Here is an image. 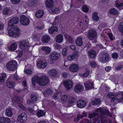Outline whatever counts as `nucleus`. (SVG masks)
I'll return each instance as SVG.
<instances>
[{
  "label": "nucleus",
  "mask_w": 123,
  "mask_h": 123,
  "mask_svg": "<svg viewBox=\"0 0 123 123\" xmlns=\"http://www.w3.org/2000/svg\"><path fill=\"white\" fill-rule=\"evenodd\" d=\"M42 86H45L48 83L49 80L48 77L45 76H43L40 77L37 76L33 77L32 78V83L34 85H35L36 82Z\"/></svg>",
  "instance_id": "f257e3e1"
},
{
  "label": "nucleus",
  "mask_w": 123,
  "mask_h": 123,
  "mask_svg": "<svg viewBox=\"0 0 123 123\" xmlns=\"http://www.w3.org/2000/svg\"><path fill=\"white\" fill-rule=\"evenodd\" d=\"M14 28L11 26H8L7 28L8 34L10 36L14 37H18L20 34V31L17 26H15Z\"/></svg>",
  "instance_id": "f03ea898"
},
{
  "label": "nucleus",
  "mask_w": 123,
  "mask_h": 123,
  "mask_svg": "<svg viewBox=\"0 0 123 123\" xmlns=\"http://www.w3.org/2000/svg\"><path fill=\"white\" fill-rule=\"evenodd\" d=\"M17 63L15 60L11 61L8 63L6 65L7 69L9 71H13L16 69Z\"/></svg>",
  "instance_id": "7ed1b4c3"
},
{
  "label": "nucleus",
  "mask_w": 123,
  "mask_h": 123,
  "mask_svg": "<svg viewBox=\"0 0 123 123\" xmlns=\"http://www.w3.org/2000/svg\"><path fill=\"white\" fill-rule=\"evenodd\" d=\"M100 111V110L97 109L96 111L93 113L89 114L88 116L89 118L92 119V122L93 123H95L96 121L98 120V118H97V117L100 116L99 113H98Z\"/></svg>",
  "instance_id": "20e7f679"
},
{
  "label": "nucleus",
  "mask_w": 123,
  "mask_h": 123,
  "mask_svg": "<svg viewBox=\"0 0 123 123\" xmlns=\"http://www.w3.org/2000/svg\"><path fill=\"white\" fill-rule=\"evenodd\" d=\"M20 21L21 24L24 25H28L30 23L29 18L24 15L21 16Z\"/></svg>",
  "instance_id": "39448f33"
},
{
  "label": "nucleus",
  "mask_w": 123,
  "mask_h": 123,
  "mask_svg": "<svg viewBox=\"0 0 123 123\" xmlns=\"http://www.w3.org/2000/svg\"><path fill=\"white\" fill-rule=\"evenodd\" d=\"M98 59L100 62L105 63L109 60V55L108 53H105L100 56Z\"/></svg>",
  "instance_id": "423d86ee"
},
{
  "label": "nucleus",
  "mask_w": 123,
  "mask_h": 123,
  "mask_svg": "<svg viewBox=\"0 0 123 123\" xmlns=\"http://www.w3.org/2000/svg\"><path fill=\"white\" fill-rule=\"evenodd\" d=\"M60 54L59 53L54 51L51 53L49 55V58L52 60H56L60 57Z\"/></svg>",
  "instance_id": "0eeeda50"
},
{
  "label": "nucleus",
  "mask_w": 123,
  "mask_h": 123,
  "mask_svg": "<svg viewBox=\"0 0 123 123\" xmlns=\"http://www.w3.org/2000/svg\"><path fill=\"white\" fill-rule=\"evenodd\" d=\"M19 46L21 49L25 50L28 48L29 46V43L27 41L23 40L20 42Z\"/></svg>",
  "instance_id": "6e6552de"
},
{
  "label": "nucleus",
  "mask_w": 123,
  "mask_h": 123,
  "mask_svg": "<svg viewBox=\"0 0 123 123\" xmlns=\"http://www.w3.org/2000/svg\"><path fill=\"white\" fill-rule=\"evenodd\" d=\"M27 119V116L25 113H23L19 115L18 117V121L22 123L25 122Z\"/></svg>",
  "instance_id": "1a4fd4ad"
},
{
  "label": "nucleus",
  "mask_w": 123,
  "mask_h": 123,
  "mask_svg": "<svg viewBox=\"0 0 123 123\" xmlns=\"http://www.w3.org/2000/svg\"><path fill=\"white\" fill-rule=\"evenodd\" d=\"M18 19L17 17L14 18L12 19L8 23V26H10L11 27L14 28V26H16L15 25L18 22Z\"/></svg>",
  "instance_id": "9d476101"
},
{
  "label": "nucleus",
  "mask_w": 123,
  "mask_h": 123,
  "mask_svg": "<svg viewBox=\"0 0 123 123\" xmlns=\"http://www.w3.org/2000/svg\"><path fill=\"white\" fill-rule=\"evenodd\" d=\"M47 65V62L45 60H39L37 63V66L41 68H45Z\"/></svg>",
  "instance_id": "9b49d317"
},
{
  "label": "nucleus",
  "mask_w": 123,
  "mask_h": 123,
  "mask_svg": "<svg viewBox=\"0 0 123 123\" xmlns=\"http://www.w3.org/2000/svg\"><path fill=\"white\" fill-rule=\"evenodd\" d=\"M97 33L96 31L94 30H90L88 32V38L90 40H92L96 37Z\"/></svg>",
  "instance_id": "f8f14e48"
},
{
  "label": "nucleus",
  "mask_w": 123,
  "mask_h": 123,
  "mask_svg": "<svg viewBox=\"0 0 123 123\" xmlns=\"http://www.w3.org/2000/svg\"><path fill=\"white\" fill-rule=\"evenodd\" d=\"M63 83L66 90H69L72 86V82L70 80H64Z\"/></svg>",
  "instance_id": "ddd939ff"
},
{
  "label": "nucleus",
  "mask_w": 123,
  "mask_h": 123,
  "mask_svg": "<svg viewBox=\"0 0 123 123\" xmlns=\"http://www.w3.org/2000/svg\"><path fill=\"white\" fill-rule=\"evenodd\" d=\"M50 39V36L48 35H44L42 37L41 39L42 42L43 43H47Z\"/></svg>",
  "instance_id": "4468645a"
},
{
  "label": "nucleus",
  "mask_w": 123,
  "mask_h": 123,
  "mask_svg": "<svg viewBox=\"0 0 123 123\" xmlns=\"http://www.w3.org/2000/svg\"><path fill=\"white\" fill-rule=\"evenodd\" d=\"M98 109L100 110V111L99 112L100 113L99 115L100 117H101V115L104 116L106 117V115H108L109 114V111L108 110L103 109L101 108Z\"/></svg>",
  "instance_id": "2eb2a0df"
},
{
  "label": "nucleus",
  "mask_w": 123,
  "mask_h": 123,
  "mask_svg": "<svg viewBox=\"0 0 123 123\" xmlns=\"http://www.w3.org/2000/svg\"><path fill=\"white\" fill-rule=\"evenodd\" d=\"M77 57V52L75 51L73 52L71 55H70L67 56V59L69 61H71L75 59Z\"/></svg>",
  "instance_id": "dca6fc26"
},
{
  "label": "nucleus",
  "mask_w": 123,
  "mask_h": 123,
  "mask_svg": "<svg viewBox=\"0 0 123 123\" xmlns=\"http://www.w3.org/2000/svg\"><path fill=\"white\" fill-rule=\"evenodd\" d=\"M42 50L46 54H49L51 51L50 48L47 46H43L41 48Z\"/></svg>",
  "instance_id": "f3484780"
},
{
  "label": "nucleus",
  "mask_w": 123,
  "mask_h": 123,
  "mask_svg": "<svg viewBox=\"0 0 123 123\" xmlns=\"http://www.w3.org/2000/svg\"><path fill=\"white\" fill-rule=\"evenodd\" d=\"M116 7L120 10L123 8V3L121 0H117L115 2Z\"/></svg>",
  "instance_id": "a211bd4d"
},
{
  "label": "nucleus",
  "mask_w": 123,
  "mask_h": 123,
  "mask_svg": "<svg viewBox=\"0 0 123 123\" xmlns=\"http://www.w3.org/2000/svg\"><path fill=\"white\" fill-rule=\"evenodd\" d=\"M86 105V102L82 100H80L77 101V107L79 108H83Z\"/></svg>",
  "instance_id": "6ab92c4d"
},
{
  "label": "nucleus",
  "mask_w": 123,
  "mask_h": 123,
  "mask_svg": "<svg viewBox=\"0 0 123 123\" xmlns=\"http://www.w3.org/2000/svg\"><path fill=\"white\" fill-rule=\"evenodd\" d=\"M64 36L65 38L67 39L66 44H69L72 43L74 42V41L69 34H66L64 35Z\"/></svg>",
  "instance_id": "aec40b11"
},
{
  "label": "nucleus",
  "mask_w": 123,
  "mask_h": 123,
  "mask_svg": "<svg viewBox=\"0 0 123 123\" xmlns=\"http://www.w3.org/2000/svg\"><path fill=\"white\" fill-rule=\"evenodd\" d=\"M37 97L35 95L31 96V98L27 100V102L28 104H30L31 103H34L37 100Z\"/></svg>",
  "instance_id": "412c9836"
},
{
  "label": "nucleus",
  "mask_w": 123,
  "mask_h": 123,
  "mask_svg": "<svg viewBox=\"0 0 123 123\" xmlns=\"http://www.w3.org/2000/svg\"><path fill=\"white\" fill-rule=\"evenodd\" d=\"M54 4L53 0H46V1L45 5L48 8H50L53 6Z\"/></svg>",
  "instance_id": "4be33fe9"
},
{
  "label": "nucleus",
  "mask_w": 123,
  "mask_h": 123,
  "mask_svg": "<svg viewBox=\"0 0 123 123\" xmlns=\"http://www.w3.org/2000/svg\"><path fill=\"white\" fill-rule=\"evenodd\" d=\"M55 40L57 42L59 43H62L63 40V36L62 34H59L56 36Z\"/></svg>",
  "instance_id": "5701e85b"
},
{
  "label": "nucleus",
  "mask_w": 123,
  "mask_h": 123,
  "mask_svg": "<svg viewBox=\"0 0 123 123\" xmlns=\"http://www.w3.org/2000/svg\"><path fill=\"white\" fill-rule=\"evenodd\" d=\"M84 84L85 88L87 89H90L94 88L93 83L92 82H90L87 83L84 82Z\"/></svg>",
  "instance_id": "b1692460"
},
{
  "label": "nucleus",
  "mask_w": 123,
  "mask_h": 123,
  "mask_svg": "<svg viewBox=\"0 0 123 123\" xmlns=\"http://www.w3.org/2000/svg\"><path fill=\"white\" fill-rule=\"evenodd\" d=\"M44 12L43 11L41 10L37 11L35 13V16L37 18L42 17L43 15Z\"/></svg>",
  "instance_id": "393cba45"
},
{
  "label": "nucleus",
  "mask_w": 123,
  "mask_h": 123,
  "mask_svg": "<svg viewBox=\"0 0 123 123\" xmlns=\"http://www.w3.org/2000/svg\"><path fill=\"white\" fill-rule=\"evenodd\" d=\"M49 32L51 34H53L55 32L58 31L57 28L55 26H52L48 29Z\"/></svg>",
  "instance_id": "a878e982"
},
{
  "label": "nucleus",
  "mask_w": 123,
  "mask_h": 123,
  "mask_svg": "<svg viewBox=\"0 0 123 123\" xmlns=\"http://www.w3.org/2000/svg\"><path fill=\"white\" fill-rule=\"evenodd\" d=\"M70 70L73 72H76L77 71V65L76 64H71L69 68Z\"/></svg>",
  "instance_id": "bb28decb"
},
{
  "label": "nucleus",
  "mask_w": 123,
  "mask_h": 123,
  "mask_svg": "<svg viewBox=\"0 0 123 123\" xmlns=\"http://www.w3.org/2000/svg\"><path fill=\"white\" fill-rule=\"evenodd\" d=\"M49 12L52 14H54L58 13L59 12V10L57 7H51L49 10Z\"/></svg>",
  "instance_id": "cd10ccee"
},
{
  "label": "nucleus",
  "mask_w": 123,
  "mask_h": 123,
  "mask_svg": "<svg viewBox=\"0 0 123 123\" xmlns=\"http://www.w3.org/2000/svg\"><path fill=\"white\" fill-rule=\"evenodd\" d=\"M11 120L8 118H0V123H10Z\"/></svg>",
  "instance_id": "c85d7f7f"
},
{
  "label": "nucleus",
  "mask_w": 123,
  "mask_h": 123,
  "mask_svg": "<svg viewBox=\"0 0 123 123\" xmlns=\"http://www.w3.org/2000/svg\"><path fill=\"white\" fill-rule=\"evenodd\" d=\"M17 44L15 43L11 44L10 46H8V50L10 51H14L16 50L17 47Z\"/></svg>",
  "instance_id": "c756f323"
},
{
  "label": "nucleus",
  "mask_w": 123,
  "mask_h": 123,
  "mask_svg": "<svg viewBox=\"0 0 123 123\" xmlns=\"http://www.w3.org/2000/svg\"><path fill=\"white\" fill-rule=\"evenodd\" d=\"M101 103L100 98H95L92 101V104L93 105L99 104Z\"/></svg>",
  "instance_id": "7c9ffc66"
},
{
  "label": "nucleus",
  "mask_w": 123,
  "mask_h": 123,
  "mask_svg": "<svg viewBox=\"0 0 123 123\" xmlns=\"http://www.w3.org/2000/svg\"><path fill=\"white\" fill-rule=\"evenodd\" d=\"M45 113V111L40 110L37 112V115L38 117H40L44 116Z\"/></svg>",
  "instance_id": "2f4dec72"
},
{
  "label": "nucleus",
  "mask_w": 123,
  "mask_h": 123,
  "mask_svg": "<svg viewBox=\"0 0 123 123\" xmlns=\"http://www.w3.org/2000/svg\"><path fill=\"white\" fill-rule=\"evenodd\" d=\"M88 54L89 56L91 58H93L95 56L96 53L93 49L90 50L88 52Z\"/></svg>",
  "instance_id": "473e14b6"
},
{
  "label": "nucleus",
  "mask_w": 123,
  "mask_h": 123,
  "mask_svg": "<svg viewBox=\"0 0 123 123\" xmlns=\"http://www.w3.org/2000/svg\"><path fill=\"white\" fill-rule=\"evenodd\" d=\"M113 95V93H111L108 94L107 95V96L111 99V101L112 102H114L115 100V98Z\"/></svg>",
  "instance_id": "72a5a7b5"
},
{
  "label": "nucleus",
  "mask_w": 123,
  "mask_h": 123,
  "mask_svg": "<svg viewBox=\"0 0 123 123\" xmlns=\"http://www.w3.org/2000/svg\"><path fill=\"white\" fill-rule=\"evenodd\" d=\"M6 75L5 74L3 73L0 74V83H3L4 82L5 80V78L6 77Z\"/></svg>",
  "instance_id": "f704fd0d"
},
{
  "label": "nucleus",
  "mask_w": 123,
  "mask_h": 123,
  "mask_svg": "<svg viewBox=\"0 0 123 123\" xmlns=\"http://www.w3.org/2000/svg\"><path fill=\"white\" fill-rule=\"evenodd\" d=\"M53 93V92L51 89L48 88L44 91L43 94L44 96H45L47 94H51Z\"/></svg>",
  "instance_id": "c9c22d12"
},
{
  "label": "nucleus",
  "mask_w": 123,
  "mask_h": 123,
  "mask_svg": "<svg viewBox=\"0 0 123 123\" xmlns=\"http://www.w3.org/2000/svg\"><path fill=\"white\" fill-rule=\"evenodd\" d=\"M98 14L97 12H94L93 14L92 18L94 21H97L99 19V17L97 15Z\"/></svg>",
  "instance_id": "e433bc0d"
},
{
  "label": "nucleus",
  "mask_w": 123,
  "mask_h": 123,
  "mask_svg": "<svg viewBox=\"0 0 123 123\" xmlns=\"http://www.w3.org/2000/svg\"><path fill=\"white\" fill-rule=\"evenodd\" d=\"M56 73L57 72L55 70L51 69L49 71L48 74L49 76H55Z\"/></svg>",
  "instance_id": "4c0bfd02"
},
{
  "label": "nucleus",
  "mask_w": 123,
  "mask_h": 123,
  "mask_svg": "<svg viewBox=\"0 0 123 123\" xmlns=\"http://www.w3.org/2000/svg\"><path fill=\"white\" fill-rule=\"evenodd\" d=\"M6 115L9 117H11L12 115V110L11 108H7L6 111Z\"/></svg>",
  "instance_id": "58836bf2"
},
{
  "label": "nucleus",
  "mask_w": 123,
  "mask_h": 123,
  "mask_svg": "<svg viewBox=\"0 0 123 123\" xmlns=\"http://www.w3.org/2000/svg\"><path fill=\"white\" fill-rule=\"evenodd\" d=\"M77 92H81L84 90V87L83 86L80 84H77Z\"/></svg>",
  "instance_id": "ea45409f"
},
{
  "label": "nucleus",
  "mask_w": 123,
  "mask_h": 123,
  "mask_svg": "<svg viewBox=\"0 0 123 123\" xmlns=\"http://www.w3.org/2000/svg\"><path fill=\"white\" fill-rule=\"evenodd\" d=\"M83 44L82 39L81 37L77 38V46H80Z\"/></svg>",
  "instance_id": "a19ab883"
},
{
  "label": "nucleus",
  "mask_w": 123,
  "mask_h": 123,
  "mask_svg": "<svg viewBox=\"0 0 123 123\" xmlns=\"http://www.w3.org/2000/svg\"><path fill=\"white\" fill-rule=\"evenodd\" d=\"M100 120L101 121V123H107L106 120L107 118L105 116L101 115V116Z\"/></svg>",
  "instance_id": "79ce46f5"
},
{
  "label": "nucleus",
  "mask_w": 123,
  "mask_h": 123,
  "mask_svg": "<svg viewBox=\"0 0 123 123\" xmlns=\"http://www.w3.org/2000/svg\"><path fill=\"white\" fill-rule=\"evenodd\" d=\"M15 83L12 81H9L7 82L6 85L9 88H12L14 86Z\"/></svg>",
  "instance_id": "37998d69"
},
{
  "label": "nucleus",
  "mask_w": 123,
  "mask_h": 123,
  "mask_svg": "<svg viewBox=\"0 0 123 123\" xmlns=\"http://www.w3.org/2000/svg\"><path fill=\"white\" fill-rule=\"evenodd\" d=\"M10 11V10L9 8H6L4 9L3 11V13L5 15H7Z\"/></svg>",
  "instance_id": "c03bdc74"
},
{
  "label": "nucleus",
  "mask_w": 123,
  "mask_h": 123,
  "mask_svg": "<svg viewBox=\"0 0 123 123\" xmlns=\"http://www.w3.org/2000/svg\"><path fill=\"white\" fill-rule=\"evenodd\" d=\"M117 11L116 9L114 8L111 9L109 13L111 14L116 15L117 13Z\"/></svg>",
  "instance_id": "a18cd8bd"
},
{
  "label": "nucleus",
  "mask_w": 123,
  "mask_h": 123,
  "mask_svg": "<svg viewBox=\"0 0 123 123\" xmlns=\"http://www.w3.org/2000/svg\"><path fill=\"white\" fill-rule=\"evenodd\" d=\"M68 99V97L66 95H63L61 98V102L62 103H64L66 102Z\"/></svg>",
  "instance_id": "49530a36"
},
{
  "label": "nucleus",
  "mask_w": 123,
  "mask_h": 123,
  "mask_svg": "<svg viewBox=\"0 0 123 123\" xmlns=\"http://www.w3.org/2000/svg\"><path fill=\"white\" fill-rule=\"evenodd\" d=\"M86 71L85 73L83 74V77L86 78L87 77L89 74V69L87 68L86 69Z\"/></svg>",
  "instance_id": "de8ad7c7"
},
{
  "label": "nucleus",
  "mask_w": 123,
  "mask_h": 123,
  "mask_svg": "<svg viewBox=\"0 0 123 123\" xmlns=\"http://www.w3.org/2000/svg\"><path fill=\"white\" fill-rule=\"evenodd\" d=\"M82 11L85 12H87L89 11V8L86 5H84L82 7Z\"/></svg>",
  "instance_id": "09e8293b"
},
{
  "label": "nucleus",
  "mask_w": 123,
  "mask_h": 123,
  "mask_svg": "<svg viewBox=\"0 0 123 123\" xmlns=\"http://www.w3.org/2000/svg\"><path fill=\"white\" fill-rule=\"evenodd\" d=\"M108 35L109 38H110V41L109 40H107L106 39V41L107 43H108L109 42H110L111 41H113L114 40V39L112 37V35L111 33H108Z\"/></svg>",
  "instance_id": "8fccbe9b"
},
{
  "label": "nucleus",
  "mask_w": 123,
  "mask_h": 123,
  "mask_svg": "<svg viewBox=\"0 0 123 123\" xmlns=\"http://www.w3.org/2000/svg\"><path fill=\"white\" fill-rule=\"evenodd\" d=\"M24 73H25L29 75L32 74L33 73V72L30 69H25L24 70Z\"/></svg>",
  "instance_id": "3c124183"
},
{
  "label": "nucleus",
  "mask_w": 123,
  "mask_h": 123,
  "mask_svg": "<svg viewBox=\"0 0 123 123\" xmlns=\"http://www.w3.org/2000/svg\"><path fill=\"white\" fill-rule=\"evenodd\" d=\"M82 115L80 116H77V121L79 120V118H82L84 117H86L87 116V115L86 113L84 111H83L82 113Z\"/></svg>",
  "instance_id": "603ef678"
},
{
  "label": "nucleus",
  "mask_w": 123,
  "mask_h": 123,
  "mask_svg": "<svg viewBox=\"0 0 123 123\" xmlns=\"http://www.w3.org/2000/svg\"><path fill=\"white\" fill-rule=\"evenodd\" d=\"M68 49L67 48H64L62 50V53L64 56H66L67 55Z\"/></svg>",
  "instance_id": "864d4df0"
},
{
  "label": "nucleus",
  "mask_w": 123,
  "mask_h": 123,
  "mask_svg": "<svg viewBox=\"0 0 123 123\" xmlns=\"http://www.w3.org/2000/svg\"><path fill=\"white\" fill-rule=\"evenodd\" d=\"M76 99L75 97H72L69 100V102L70 103L72 104L76 102Z\"/></svg>",
  "instance_id": "5fc2aeb1"
},
{
  "label": "nucleus",
  "mask_w": 123,
  "mask_h": 123,
  "mask_svg": "<svg viewBox=\"0 0 123 123\" xmlns=\"http://www.w3.org/2000/svg\"><path fill=\"white\" fill-rule=\"evenodd\" d=\"M60 19V17L59 16H57L55 17L54 23V24L55 25L57 23H58Z\"/></svg>",
  "instance_id": "6e6d98bb"
},
{
  "label": "nucleus",
  "mask_w": 123,
  "mask_h": 123,
  "mask_svg": "<svg viewBox=\"0 0 123 123\" xmlns=\"http://www.w3.org/2000/svg\"><path fill=\"white\" fill-rule=\"evenodd\" d=\"M19 98L18 97H14L12 99V102L14 103H15L18 101L19 100Z\"/></svg>",
  "instance_id": "4d7b16f0"
},
{
  "label": "nucleus",
  "mask_w": 123,
  "mask_h": 123,
  "mask_svg": "<svg viewBox=\"0 0 123 123\" xmlns=\"http://www.w3.org/2000/svg\"><path fill=\"white\" fill-rule=\"evenodd\" d=\"M118 29L119 30L122 31L123 32V23H120Z\"/></svg>",
  "instance_id": "13d9d810"
},
{
  "label": "nucleus",
  "mask_w": 123,
  "mask_h": 123,
  "mask_svg": "<svg viewBox=\"0 0 123 123\" xmlns=\"http://www.w3.org/2000/svg\"><path fill=\"white\" fill-rule=\"evenodd\" d=\"M20 0H11L12 3L14 4H17L18 3Z\"/></svg>",
  "instance_id": "bf43d9fd"
},
{
  "label": "nucleus",
  "mask_w": 123,
  "mask_h": 123,
  "mask_svg": "<svg viewBox=\"0 0 123 123\" xmlns=\"http://www.w3.org/2000/svg\"><path fill=\"white\" fill-rule=\"evenodd\" d=\"M122 97L120 98L119 99L118 98V101L119 102H122L123 100V92H122L120 94V97Z\"/></svg>",
  "instance_id": "052dcab7"
},
{
  "label": "nucleus",
  "mask_w": 123,
  "mask_h": 123,
  "mask_svg": "<svg viewBox=\"0 0 123 123\" xmlns=\"http://www.w3.org/2000/svg\"><path fill=\"white\" fill-rule=\"evenodd\" d=\"M111 69V67L110 66L107 67L105 68V70L107 72H109Z\"/></svg>",
  "instance_id": "680f3d73"
},
{
  "label": "nucleus",
  "mask_w": 123,
  "mask_h": 123,
  "mask_svg": "<svg viewBox=\"0 0 123 123\" xmlns=\"http://www.w3.org/2000/svg\"><path fill=\"white\" fill-rule=\"evenodd\" d=\"M79 23V24H78V25L79 26H80V27L81 26V27L80 28H80L81 30H82L83 29V28L82 27V25L83 24L82 23H81L82 21H78L77 20V23Z\"/></svg>",
  "instance_id": "e2e57ef3"
},
{
  "label": "nucleus",
  "mask_w": 123,
  "mask_h": 123,
  "mask_svg": "<svg viewBox=\"0 0 123 123\" xmlns=\"http://www.w3.org/2000/svg\"><path fill=\"white\" fill-rule=\"evenodd\" d=\"M112 56L114 58H117L118 57V54L116 53H113L112 55Z\"/></svg>",
  "instance_id": "0e129e2a"
},
{
  "label": "nucleus",
  "mask_w": 123,
  "mask_h": 123,
  "mask_svg": "<svg viewBox=\"0 0 123 123\" xmlns=\"http://www.w3.org/2000/svg\"><path fill=\"white\" fill-rule=\"evenodd\" d=\"M18 106L21 109H22L24 110H25V108L23 105L21 104H18Z\"/></svg>",
  "instance_id": "69168bd1"
},
{
  "label": "nucleus",
  "mask_w": 123,
  "mask_h": 123,
  "mask_svg": "<svg viewBox=\"0 0 123 123\" xmlns=\"http://www.w3.org/2000/svg\"><path fill=\"white\" fill-rule=\"evenodd\" d=\"M90 64L91 66L93 67H95L96 64V63L94 61L91 62Z\"/></svg>",
  "instance_id": "338daca9"
},
{
  "label": "nucleus",
  "mask_w": 123,
  "mask_h": 123,
  "mask_svg": "<svg viewBox=\"0 0 123 123\" xmlns=\"http://www.w3.org/2000/svg\"><path fill=\"white\" fill-rule=\"evenodd\" d=\"M84 123H91L90 120L87 119H84L83 120Z\"/></svg>",
  "instance_id": "774afa93"
}]
</instances>
